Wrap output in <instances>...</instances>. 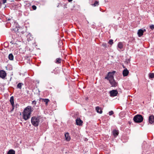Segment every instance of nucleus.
<instances>
[{
	"instance_id": "473e14b6",
	"label": "nucleus",
	"mask_w": 154,
	"mask_h": 154,
	"mask_svg": "<svg viewBox=\"0 0 154 154\" xmlns=\"http://www.w3.org/2000/svg\"><path fill=\"white\" fill-rule=\"evenodd\" d=\"M123 68H125V66H124V65L123 66Z\"/></svg>"
},
{
	"instance_id": "aec40b11",
	"label": "nucleus",
	"mask_w": 154,
	"mask_h": 154,
	"mask_svg": "<svg viewBox=\"0 0 154 154\" xmlns=\"http://www.w3.org/2000/svg\"><path fill=\"white\" fill-rule=\"evenodd\" d=\"M61 59L60 58H57L56 59L55 63H60L61 62Z\"/></svg>"
},
{
	"instance_id": "2eb2a0df",
	"label": "nucleus",
	"mask_w": 154,
	"mask_h": 154,
	"mask_svg": "<svg viewBox=\"0 0 154 154\" xmlns=\"http://www.w3.org/2000/svg\"><path fill=\"white\" fill-rule=\"evenodd\" d=\"M10 102L12 106H13L14 104V99L13 96H11L10 100Z\"/></svg>"
},
{
	"instance_id": "4468645a",
	"label": "nucleus",
	"mask_w": 154,
	"mask_h": 154,
	"mask_svg": "<svg viewBox=\"0 0 154 154\" xmlns=\"http://www.w3.org/2000/svg\"><path fill=\"white\" fill-rule=\"evenodd\" d=\"M96 110L97 113L101 114L102 113V111L101 109L99 106H97L95 108Z\"/></svg>"
},
{
	"instance_id": "4be33fe9",
	"label": "nucleus",
	"mask_w": 154,
	"mask_h": 154,
	"mask_svg": "<svg viewBox=\"0 0 154 154\" xmlns=\"http://www.w3.org/2000/svg\"><path fill=\"white\" fill-rule=\"evenodd\" d=\"M98 5L99 2L97 1H95L93 4H92V5L94 6H98Z\"/></svg>"
},
{
	"instance_id": "c756f323",
	"label": "nucleus",
	"mask_w": 154,
	"mask_h": 154,
	"mask_svg": "<svg viewBox=\"0 0 154 154\" xmlns=\"http://www.w3.org/2000/svg\"><path fill=\"white\" fill-rule=\"evenodd\" d=\"M2 2L3 4L6 3V2L7 0H2Z\"/></svg>"
},
{
	"instance_id": "9b49d317",
	"label": "nucleus",
	"mask_w": 154,
	"mask_h": 154,
	"mask_svg": "<svg viewBox=\"0 0 154 154\" xmlns=\"http://www.w3.org/2000/svg\"><path fill=\"white\" fill-rule=\"evenodd\" d=\"M146 30L145 29H144V30L141 29H139L137 32L138 36L139 37H141L143 35L144 32Z\"/></svg>"
},
{
	"instance_id": "bb28decb",
	"label": "nucleus",
	"mask_w": 154,
	"mask_h": 154,
	"mask_svg": "<svg viewBox=\"0 0 154 154\" xmlns=\"http://www.w3.org/2000/svg\"><path fill=\"white\" fill-rule=\"evenodd\" d=\"M32 8L34 10H35L36 9V8H37L36 6L35 5H32Z\"/></svg>"
},
{
	"instance_id": "20e7f679",
	"label": "nucleus",
	"mask_w": 154,
	"mask_h": 154,
	"mask_svg": "<svg viewBox=\"0 0 154 154\" xmlns=\"http://www.w3.org/2000/svg\"><path fill=\"white\" fill-rule=\"evenodd\" d=\"M115 72L116 71H114L112 72H109L105 77V79L109 81L110 79L112 80V79H114V75Z\"/></svg>"
},
{
	"instance_id": "f3484780",
	"label": "nucleus",
	"mask_w": 154,
	"mask_h": 154,
	"mask_svg": "<svg viewBox=\"0 0 154 154\" xmlns=\"http://www.w3.org/2000/svg\"><path fill=\"white\" fill-rule=\"evenodd\" d=\"M14 57L12 54H10L8 55V58L10 60H13Z\"/></svg>"
},
{
	"instance_id": "39448f33",
	"label": "nucleus",
	"mask_w": 154,
	"mask_h": 154,
	"mask_svg": "<svg viewBox=\"0 0 154 154\" xmlns=\"http://www.w3.org/2000/svg\"><path fill=\"white\" fill-rule=\"evenodd\" d=\"M109 94L111 97H114L117 95L118 92L116 90H113L110 91Z\"/></svg>"
},
{
	"instance_id": "cd10ccee",
	"label": "nucleus",
	"mask_w": 154,
	"mask_h": 154,
	"mask_svg": "<svg viewBox=\"0 0 154 154\" xmlns=\"http://www.w3.org/2000/svg\"><path fill=\"white\" fill-rule=\"evenodd\" d=\"M150 28L152 29H154V25H152L150 26Z\"/></svg>"
},
{
	"instance_id": "7c9ffc66",
	"label": "nucleus",
	"mask_w": 154,
	"mask_h": 154,
	"mask_svg": "<svg viewBox=\"0 0 154 154\" xmlns=\"http://www.w3.org/2000/svg\"><path fill=\"white\" fill-rule=\"evenodd\" d=\"M12 106V109L11 110V111H13L14 110V105H13V106Z\"/></svg>"
},
{
	"instance_id": "423d86ee",
	"label": "nucleus",
	"mask_w": 154,
	"mask_h": 154,
	"mask_svg": "<svg viewBox=\"0 0 154 154\" xmlns=\"http://www.w3.org/2000/svg\"><path fill=\"white\" fill-rule=\"evenodd\" d=\"M109 81L112 87H116L117 86V83L115 81L114 79H112V80L110 79Z\"/></svg>"
},
{
	"instance_id": "c85d7f7f",
	"label": "nucleus",
	"mask_w": 154,
	"mask_h": 154,
	"mask_svg": "<svg viewBox=\"0 0 154 154\" xmlns=\"http://www.w3.org/2000/svg\"><path fill=\"white\" fill-rule=\"evenodd\" d=\"M36 102L35 100H34L32 102V104L33 105H35L36 104Z\"/></svg>"
},
{
	"instance_id": "2f4dec72",
	"label": "nucleus",
	"mask_w": 154,
	"mask_h": 154,
	"mask_svg": "<svg viewBox=\"0 0 154 154\" xmlns=\"http://www.w3.org/2000/svg\"><path fill=\"white\" fill-rule=\"evenodd\" d=\"M69 2H70L72 1L73 0H68Z\"/></svg>"
},
{
	"instance_id": "dca6fc26",
	"label": "nucleus",
	"mask_w": 154,
	"mask_h": 154,
	"mask_svg": "<svg viewBox=\"0 0 154 154\" xmlns=\"http://www.w3.org/2000/svg\"><path fill=\"white\" fill-rule=\"evenodd\" d=\"M118 47L120 49H122L123 48V45L122 43L121 42H119L118 44Z\"/></svg>"
},
{
	"instance_id": "f257e3e1",
	"label": "nucleus",
	"mask_w": 154,
	"mask_h": 154,
	"mask_svg": "<svg viewBox=\"0 0 154 154\" xmlns=\"http://www.w3.org/2000/svg\"><path fill=\"white\" fill-rule=\"evenodd\" d=\"M32 111L31 106H28L26 107L23 112V119L25 120L29 119L30 117V114Z\"/></svg>"
},
{
	"instance_id": "f03ea898",
	"label": "nucleus",
	"mask_w": 154,
	"mask_h": 154,
	"mask_svg": "<svg viewBox=\"0 0 154 154\" xmlns=\"http://www.w3.org/2000/svg\"><path fill=\"white\" fill-rule=\"evenodd\" d=\"M40 117L35 116L32 117L31 119L32 124L35 127L38 126L40 122Z\"/></svg>"
},
{
	"instance_id": "ddd939ff",
	"label": "nucleus",
	"mask_w": 154,
	"mask_h": 154,
	"mask_svg": "<svg viewBox=\"0 0 154 154\" xmlns=\"http://www.w3.org/2000/svg\"><path fill=\"white\" fill-rule=\"evenodd\" d=\"M112 134L115 137H116L119 134L118 130H114L112 131Z\"/></svg>"
},
{
	"instance_id": "393cba45",
	"label": "nucleus",
	"mask_w": 154,
	"mask_h": 154,
	"mask_svg": "<svg viewBox=\"0 0 154 154\" xmlns=\"http://www.w3.org/2000/svg\"><path fill=\"white\" fill-rule=\"evenodd\" d=\"M103 46L104 48H106L107 47V45L106 43H104L102 45Z\"/></svg>"
},
{
	"instance_id": "f8f14e48",
	"label": "nucleus",
	"mask_w": 154,
	"mask_h": 154,
	"mask_svg": "<svg viewBox=\"0 0 154 154\" xmlns=\"http://www.w3.org/2000/svg\"><path fill=\"white\" fill-rule=\"evenodd\" d=\"M122 73L124 76H127L128 74L129 71L127 69H125L123 70Z\"/></svg>"
},
{
	"instance_id": "6ab92c4d",
	"label": "nucleus",
	"mask_w": 154,
	"mask_h": 154,
	"mask_svg": "<svg viewBox=\"0 0 154 154\" xmlns=\"http://www.w3.org/2000/svg\"><path fill=\"white\" fill-rule=\"evenodd\" d=\"M8 154H15V151L13 149H10L8 152Z\"/></svg>"
},
{
	"instance_id": "6e6552de",
	"label": "nucleus",
	"mask_w": 154,
	"mask_h": 154,
	"mask_svg": "<svg viewBox=\"0 0 154 154\" xmlns=\"http://www.w3.org/2000/svg\"><path fill=\"white\" fill-rule=\"evenodd\" d=\"M76 122L77 125H82L83 121L79 118H77L76 120Z\"/></svg>"
},
{
	"instance_id": "0eeeda50",
	"label": "nucleus",
	"mask_w": 154,
	"mask_h": 154,
	"mask_svg": "<svg viewBox=\"0 0 154 154\" xmlns=\"http://www.w3.org/2000/svg\"><path fill=\"white\" fill-rule=\"evenodd\" d=\"M6 76V74L5 71L1 70L0 71V77L4 79Z\"/></svg>"
},
{
	"instance_id": "a211bd4d",
	"label": "nucleus",
	"mask_w": 154,
	"mask_h": 154,
	"mask_svg": "<svg viewBox=\"0 0 154 154\" xmlns=\"http://www.w3.org/2000/svg\"><path fill=\"white\" fill-rule=\"evenodd\" d=\"M23 85V83H18L17 86V88H19L20 89H21L22 88V86Z\"/></svg>"
},
{
	"instance_id": "1a4fd4ad",
	"label": "nucleus",
	"mask_w": 154,
	"mask_h": 154,
	"mask_svg": "<svg viewBox=\"0 0 154 154\" xmlns=\"http://www.w3.org/2000/svg\"><path fill=\"white\" fill-rule=\"evenodd\" d=\"M149 122L151 124H152L154 122V116L151 115L149 116Z\"/></svg>"
},
{
	"instance_id": "b1692460",
	"label": "nucleus",
	"mask_w": 154,
	"mask_h": 154,
	"mask_svg": "<svg viewBox=\"0 0 154 154\" xmlns=\"http://www.w3.org/2000/svg\"><path fill=\"white\" fill-rule=\"evenodd\" d=\"M108 43L111 45H112L113 44V40L112 39H110Z\"/></svg>"
},
{
	"instance_id": "7ed1b4c3",
	"label": "nucleus",
	"mask_w": 154,
	"mask_h": 154,
	"mask_svg": "<svg viewBox=\"0 0 154 154\" xmlns=\"http://www.w3.org/2000/svg\"><path fill=\"white\" fill-rule=\"evenodd\" d=\"M143 120L142 116L140 115H137L135 116L133 120L135 122H141Z\"/></svg>"
},
{
	"instance_id": "a878e982",
	"label": "nucleus",
	"mask_w": 154,
	"mask_h": 154,
	"mask_svg": "<svg viewBox=\"0 0 154 154\" xmlns=\"http://www.w3.org/2000/svg\"><path fill=\"white\" fill-rule=\"evenodd\" d=\"M114 113L112 111H111L109 112V115L111 116Z\"/></svg>"
},
{
	"instance_id": "412c9836",
	"label": "nucleus",
	"mask_w": 154,
	"mask_h": 154,
	"mask_svg": "<svg viewBox=\"0 0 154 154\" xmlns=\"http://www.w3.org/2000/svg\"><path fill=\"white\" fill-rule=\"evenodd\" d=\"M42 100L43 102L45 103V104L47 105L49 101V100L48 99H43Z\"/></svg>"
},
{
	"instance_id": "9d476101",
	"label": "nucleus",
	"mask_w": 154,
	"mask_h": 154,
	"mask_svg": "<svg viewBox=\"0 0 154 154\" xmlns=\"http://www.w3.org/2000/svg\"><path fill=\"white\" fill-rule=\"evenodd\" d=\"M64 135L66 140L68 141H69L71 139V138L69 133L67 132Z\"/></svg>"
},
{
	"instance_id": "5701e85b",
	"label": "nucleus",
	"mask_w": 154,
	"mask_h": 154,
	"mask_svg": "<svg viewBox=\"0 0 154 154\" xmlns=\"http://www.w3.org/2000/svg\"><path fill=\"white\" fill-rule=\"evenodd\" d=\"M149 77L151 78H154V73H150L149 75Z\"/></svg>"
}]
</instances>
